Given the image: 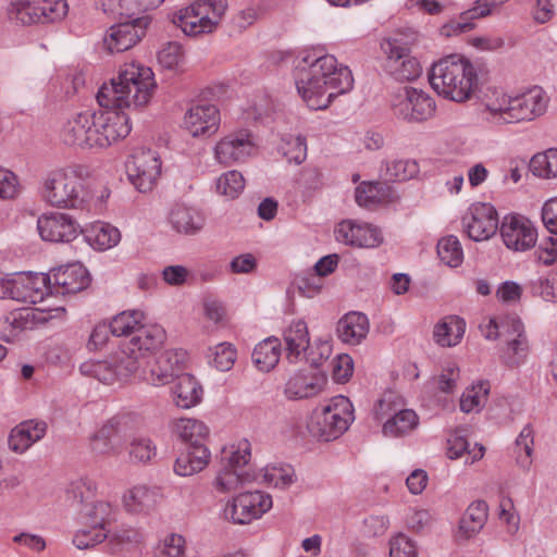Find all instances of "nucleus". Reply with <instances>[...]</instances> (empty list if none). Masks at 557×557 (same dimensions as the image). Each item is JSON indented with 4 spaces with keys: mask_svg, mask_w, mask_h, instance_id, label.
Returning a JSON list of instances; mask_svg holds the SVG:
<instances>
[{
    "mask_svg": "<svg viewBox=\"0 0 557 557\" xmlns=\"http://www.w3.org/2000/svg\"><path fill=\"white\" fill-rule=\"evenodd\" d=\"M210 361L218 370L228 371L235 363L236 349L228 343H221L216 345L210 355Z\"/></svg>",
    "mask_w": 557,
    "mask_h": 557,
    "instance_id": "obj_59",
    "label": "nucleus"
},
{
    "mask_svg": "<svg viewBox=\"0 0 557 557\" xmlns=\"http://www.w3.org/2000/svg\"><path fill=\"white\" fill-rule=\"evenodd\" d=\"M392 107L396 116L408 122H423L431 119L436 109L434 99L414 87L399 88L393 96Z\"/></svg>",
    "mask_w": 557,
    "mask_h": 557,
    "instance_id": "obj_9",
    "label": "nucleus"
},
{
    "mask_svg": "<svg viewBox=\"0 0 557 557\" xmlns=\"http://www.w3.org/2000/svg\"><path fill=\"white\" fill-rule=\"evenodd\" d=\"M513 96L505 92H494L484 103L488 120L498 124L511 123V106Z\"/></svg>",
    "mask_w": 557,
    "mask_h": 557,
    "instance_id": "obj_44",
    "label": "nucleus"
},
{
    "mask_svg": "<svg viewBox=\"0 0 557 557\" xmlns=\"http://www.w3.org/2000/svg\"><path fill=\"white\" fill-rule=\"evenodd\" d=\"M295 83L299 95L314 110L326 109L334 98L354 87L352 73L339 64L332 54L307 55L295 69Z\"/></svg>",
    "mask_w": 557,
    "mask_h": 557,
    "instance_id": "obj_1",
    "label": "nucleus"
},
{
    "mask_svg": "<svg viewBox=\"0 0 557 557\" xmlns=\"http://www.w3.org/2000/svg\"><path fill=\"white\" fill-rule=\"evenodd\" d=\"M88 244L98 250H107L120 242V231L111 224L97 222L85 235Z\"/></svg>",
    "mask_w": 557,
    "mask_h": 557,
    "instance_id": "obj_39",
    "label": "nucleus"
},
{
    "mask_svg": "<svg viewBox=\"0 0 557 557\" xmlns=\"http://www.w3.org/2000/svg\"><path fill=\"white\" fill-rule=\"evenodd\" d=\"M49 281V295H72L88 287L90 277L81 264H69L52 271Z\"/></svg>",
    "mask_w": 557,
    "mask_h": 557,
    "instance_id": "obj_22",
    "label": "nucleus"
},
{
    "mask_svg": "<svg viewBox=\"0 0 557 557\" xmlns=\"http://www.w3.org/2000/svg\"><path fill=\"white\" fill-rule=\"evenodd\" d=\"M38 23L61 21L67 14L66 0H36Z\"/></svg>",
    "mask_w": 557,
    "mask_h": 557,
    "instance_id": "obj_54",
    "label": "nucleus"
},
{
    "mask_svg": "<svg viewBox=\"0 0 557 557\" xmlns=\"http://www.w3.org/2000/svg\"><path fill=\"white\" fill-rule=\"evenodd\" d=\"M509 0H475L472 7L463 12L465 17L483 18L496 13Z\"/></svg>",
    "mask_w": 557,
    "mask_h": 557,
    "instance_id": "obj_61",
    "label": "nucleus"
},
{
    "mask_svg": "<svg viewBox=\"0 0 557 557\" xmlns=\"http://www.w3.org/2000/svg\"><path fill=\"white\" fill-rule=\"evenodd\" d=\"M47 432V423L39 420L23 421L13 428L9 435V447L17 454H23L33 444L40 441Z\"/></svg>",
    "mask_w": 557,
    "mask_h": 557,
    "instance_id": "obj_27",
    "label": "nucleus"
},
{
    "mask_svg": "<svg viewBox=\"0 0 557 557\" xmlns=\"http://www.w3.org/2000/svg\"><path fill=\"white\" fill-rule=\"evenodd\" d=\"M466 232L474 242L491 238L498 228V215L495 208L485 202H476L462 219Z\"/></svg>",
    "mask_w": 557,
    "mask_h": 557,
    "instance_id": "obj_20",
    "label": "nucleus"
},
{
    "mask_svg": "<svg viewBox=\"0 0 557 557\" xmlns=\"http://www.w3.org/2000/svg\"><path fill=\"white\" fill-rule=\"evenodd\" d=\"M447 445V455L450 459H457L466 455V462L470 463L480 460L485 453V447L478 443H475L474 446L470 448L468 440L458 433L449 436Z\"/></svg>",
    "mask_w": 557,
    "mask_h": 557,
    "instance_id": "obj_43",
    "label": "nucleus"
},
{
    "mask_svg": "<svg viewBox=\"0 0 557 557\" xmlns=\"http://www.w3.org/2000/svg\"><path fill=\"white\" fill-rule=\"evenodd\" d=\"M352 405L345 396H337L320 410H315L308 424L312 436L323 442L339 437L354 420Z\"/></svg>",
    "mask_w": 557,
    "mask_h": 557,
    "instance_id": "obj_5",
    "label": "nucleus"
},
{
    "mask_svg": "<svg viewBox=\"0 0 557 557\" xmlns=\"http://www.w3.org/2000/svg\"><path fill=\"white\" fill-rule=\"evenodd\" d=\"M250 460V444L244 440L237 446H231L223 450L222 461L224 466L242 470Z\"/></svg>",
    "mask_w": 557,
    "mask_h": 557,
    "instance_id": "obj_58",
    "label": "nucleus"
},
{
    "mask_svg": "<svg viewBox=\"0 0 557 557\" xmlns=\"http://www.w3.org/2000/svg\"><path fill=\"white\" fill-rule=\"evenodd\" d=\"M226 10V0H197L177 11L173 23L188 36L211 33L220 24Z\"/></svg>",
    "mask_w": 557,
    "mask_h": 557,
    "instance_id": "obj_6",
    "label": "nucleus"
},
{
    "mask_svg": "<svg viewBox=\"0 0 557 557\" xmlns=\"http://www.w3.org/2000/svg\"><path fill=\"white\" fill-rule=\"evenodd\" d=\"M355 198L360 207L373 209L379 205L396 201L398 199V196L394 188L387 183L362 182L356 188Z\"/></svg>",
    "mask_w": 557,
    "mask_h": 557,
    "instance_id": "obj_30",
    "label": "nucleus"
},
{
    "mask_svg": "<svg viewBox=\"0 0 557 557\" xmlns=\"http://www.w3.org/2000/svg\"><path fill=\"white\" fill-rule=\"evenodd\" d=\"M488 383L480 382L471 388H467L460 398V409L466 413L479 411L485 404L488 394Z\"/></svg>",
    "mask_w": 557,
    "mask_h": 557,
    "instance_id": "obj_53",
    "label": "nucleus"
},
{
    "mask_svg": "<svg viewBox=\"0 0 557 557\" xmlns=\"http://www.w3.org/2000/svg\"><path fill=\"white\" fill-rule=\"evenodd\" d=\"M256 152V136L248 128L230 132L214 147L215 160L225 166L244 163Z\"/></svg>",
    "mask_w": 557,
    "mask_h": 557,
    "instance_id": "obj_10",
    "label": "nucleus"
},
{
    "mask_svg": "<svg viewBox=\"0 0 557 557\" xmlns=\"http://www.w3.org/2000/svg\"><path fill=\"white\" fill-rule=\"evenodd\" d=\"M530 170L535 176L542 178L557 177V148L533 156Z\"/></svg>",
    "mask_w": 557,
    "mask_h": 557,
    "instance_id": "obj_49",
    "label": "nucleus"
},
{
    "mask_svg": "<svg viewBox=\"0 0 557 557\" xmlns=\"http://www.w3.org/2000/svg\"><path fill=\"white\" fill-rule=\"evenodd\" d=\"M186 352L182 349H168L159 354L153 363L149 361L137 371L139 377L148 383L159 386L170 383L178 371L183 369Z\"/></svg>",
    "mask_w": 557,
    "mask_h": 557,
    "instance_id": "obj_16",
    "label": "nucleus"
},
{
    "mask_svg": "<svg viewBox=\"0 0 557 557\" xmlns=\"http://www.w3.org/2000/svg\"><path fill=\"white\" fill-rule=\"evenodd\" d=\"M263 482L276 488H287L295 481L294 469L290 466H268L263 469Z\"/></svg>",
    "mask_w": 557,
    "mask_h": 557,
    "instance_id": "obj_55",
    "label": "nucleus"
},
{
    "mask_svg": "<svg viewBox=\"0 0 557 557\" xmlns=\"http://www.w3.org/2000/svg\"><path fill=\"white\" fill-rule=\"evenodd\" d=\"M10 21L21 25L38 23L36 0H14L7 9Z\"/></svg>",
    "mask_w": 557,
    "mask_h": 557,
    "instance_id": "obj_47",
    "label": "nucleus"
},
{
    "mask_svg": "<svg viewBox=\"0 0 557 557\" xmlns=\"http://www.w3.org/2000/svg\"><path fill=\"white\" fill-rule=\"evenodd\" d=\"M429 81L440 96L463 102L470 99L478 87V73L468 59L451 54L432 65Z\"/></svg>",
    "mask_w": 557,
    "mask_h": 557,
    "instance_id": "obj_3",
    "label": "nucleus"
},
{
    "mask_svg": "<svg viewBox=\"0 0 557 557\" xmlns=\"http://www.w3.org/2000/svg\"><path fill=\"white\" fill-rule=\"evenodd\" d=\"M103 149L124 139L131 133L128 116L120 109H104Z\"/></svg>",
    "mask_w": 557,
    "mask_h": 557,
    "instance_id": "obj_34",
    "label": "nucleus"
},
{
    "mask_svg": "<svg viewBox=\"0 0 557 557\" xmlns=\"http://www.w3.org/2000/svg\"><path fill=\"white\" fill-rule=\"evenodd\" d=\"M108 536V531L82 524L74 534L72 542L78 549H90L102 543Z\"/></svg>",
    "mask_w": 557,
    "mask_h": 557,
    "instance_id": "obj_56",
    "label": "nucleus"
},
{
    "mask_svg": "<svg viewBox=\"0 0 557 557\" xmlns=\"http://www.w3.org/2000/svg\"><path fill=\"white\" fill-rule=\"evenodd\" d=\"M185 540L182 535L171 534L156 549V557H182Z\"/></svg>",
    "mask_w": 557,
    "mask_h": 557,
    "instance_id": "obj_64",
    "label": "nucleus"
},
{
    "mask_svg": "<svg viewBox=\"0 0 557 557\" xmlns=\"http://www.w3.org/2000/svg\"><path fill=\"white\" fill-rule=\"evenodd\" d=\"M82 374L97 379L104 384H113L116 381H124L136 374L138 371L137 361L133 356L116 352L106 360H89L79 367Z\"/></svg>",
    "mask_w": 557,
    "mask_h": 557,
    "instance_id": "obj_12",
    "label": "nucleus"
},
{
    "mask_svg": "<svg viewBox=\"0 0 557 557\" xmlns=\"http://www.w3.org/2000/svg\"><path fill=\"white\" fill-rule=\"evenodd\" d=\"M159 63L170 70L178 67L184 61V50L178 42L166 44L158 53Z\"/></svg>",
    "mask_w": 557,
    "mask_h": 557,
    "instance_id": "obj_60",
    "label": "nucleus"
},
{
    "mask_svg": "<svg viewBox=\"0 0 557 557\" xmlns=\"http://www.w3.org/2000/svg\"><path fill=\"white\" fill-rule=\"evenodd\" d=\"M326 379L321 373L297 372L289 377L284 394L288 399H304L318 395Z\"/></svg>",
    "mask_w": 557,
    "mask_h": 557,
    "instance_id": "obj_29",
    "label": "nucleus"
},
{
    "mask_svg": "<svg viewBox=\"0 0 557 557\" xmlns=\"http://www.w3.org/2000/svg\"><path fill=\"white\" fill-rule=\"evenodd\" d=\"M281 343L276 337H268L260 342L252 351V361L258 370L270 372L278 363Z\"/></svg>",
    "mask_w": 557,
    "mask_h": 557,
    "instance_id": "obj_38",
    "label": "nucleus"
},
{
    "mask_svg": "<svg viewBox=\"0 0 557 557\" xmlns=\"http://www.w3.org/2000/svg\"><path fill=\"white\" fill-rule=\"evenodd\" d=\"M95 491V483L88 479H81L72 485L74 498L82 505L79 510L81 524L107 531L106 527L113 513V507L110 503L103 500L92 502Z\"/></svg>",
    "mask_w": 557,
    "mask_h": 557,
    "instance_id": "obj_8",
    "label": "nucleus"
},
{
    "mask_svg": "<svg viewBox=\"0 0 557 557\" xmlns=\"http://www.w3.org/2000/svg\"><path fill=\"white\" fill-rule=\"evenodd\" d=\"M144 313L138 310L123 311L116 314L109 323L111 333L114 336H127L137 333L143 325Z\"/></svg>",
    "mask_w": 557,
    "mask_h": 557,
    "instance_id": "obj_46",
    "label": "nucleus"
},
{
    "mask_svg": "<svg viewBox=\"0 0 557 557\" xmlns=\"http://www.w3.org/2000/svg\"><path fill=\"white\" fill-rule=\"evenodd\" d=\"M169 221L177 233L185 235L198 234L206 224V218L198 209L183 203L173 206Z\"/></svg>",
    "mask_w": 557,
    "mask_h": 557,
    "instance_id": "obj_31",
    "label": "nucleus"
},
{
    "mask_svg": "<svg viewBox=\"0 0 557 557\" xmlns=\"http://www.w3.org/2000/svg\"><path fill=\"white\" fill-rule=\"evenodd\" d=\"M251 480L252 476L249 473L224 466L223 470L215 478V487L220 492L227 493L235 491Z\"/></svg>",
    "mask_w": 557,
    "mask_h": 557,
    "instance_id": "obj_52",
    "label": "nucleus"
},
{
    "mask_svg": "<svg viewBox=\"0 0 557 557\" xmlns=\"http://www.w3.org/2000/svg\"><path fill=\"white\" fill-rule=\"evenodd\" d=\"M150 22L148 15H143L112 25L103 38L104 48L110 53L123 52L133 48L146 36Z\"/></svg>",
    "mask_w": 557,
    "mask_h": 557,
    "instance_id": "obj_14",
    "label": "nucleus"
},
{
    "mask_svg": "<svg viewBox=\"0 0 557 557\" xmlns=\"http://www.w3.org/2000/svg\"><path fill=\"white\" fill-rule=\"evenodd\" d=\"M437 255L440 259L450 268H457L463 261L461 244L454 235H447L438 240Z\"/></svg>",
    "mask_w": 557,
    "mask_h": 557,
    "instance_id": "obj_48",
    "label": "nucleus"
},
{
    "mask_svg": "<svg viewBox=\"0 0 557 557\" xmlns=\"http://www.w3.org/2000/svg\"><path fill=\"white\" fill-rule=\"evenodd\" d=\"M287 359L290 362L298 361L309 349L310 338L308 327L305 321L293 322L284 332Z\"/></svg>",
    "mask_w": 557,
    "mask_h": 557,
    "instance_id": "obj_33",
    "label": "nucleus"
},
{
    "mask_svg": "<svg viewBox=\"0 0 557 557\" xmlns=\"http://www.w3.org/2000/svg\"><path fill=\"white\" fill-rule=\"evenodd\" d=\"M389 557H418L414 543L404 534L392 537L389 541Z\"/></svg>",
    "mask_w": 557,
    "mask_h": 557,
    "instance_id": "obj_63",
    "label": "nucleus"
},
{
    "mask_svg": "<svg viewBox=\"0 0 557 557\" xmlns=\"http://www.w3.org/2000/svg\"><path fill=\"white\" fill-rule=\"evenodd\" d=\"M418 416L413 410L400 409L388 418L383 424L386 436L397 437L413 430L418 425Z\"/></svg>",
    "mask_w": 557,
    "mask_h": 557,
    "instance_id": "obj_42",
    "label": "nucleus"
},
{
    "mask_svg": "<svg viewBox=\"0 0 557 557\" xmlns=\"http://www.w3.org/2000/svg\"><path fill=\"white\" fill-rule=\"evenodd\" d=\"M164 0H99L106 13L133 16L157 9Z\"/></svg>",
    "mask_w": 557,
    "mask_h": 557,
    "instance_id": "obj_37",
    "label": "nucleus"
},
{
    "mask_svg": "<svg viewBox=\"0 0 557 557\" xmlns=\"http://www.w3.org/2000/svg\"><path fill=\"white\" fill-rule=\"evenodd\" d=\"M37 230L42 240L51 243H70L82 233L76 219L62 212L40 215L37 220Z\"/></svg>",
    "mask_w": 557,
    "mask_h": 557,
    "instance_id": "obj_17",
    "label": "nucleus"
},
{
    "mask_svg": "<svg viewBox=\"0 0 557 557\" xmlns=\"http://www.w3.org/2000/svg\"><path fill=\"white\" fill-rule=\"evenodd\" d=\"M500 235L506 247L513 251H525L535 246L537 233L531 221L523 215H506L500 225Z\"/></svg>",
    "mask_w": 557,
    "mask_h": 557,
    "instance_id": "obj_18",
    "label": "nucleus"
},
{
    "mask_svg": "<svg viewBox=\"0 0 557 557\" xmlns=\"http://www.w3.org/2000/svg\"><path fill=\"white\" fill-rule=\"evenodd\" d=\"M465 333V325L461 321L451 320L435 325L433 337L443 347L457 345Z\"/></svg>",
    "mask_w": 557,
    "mask_h": 557,
    "instance_id": "obj_51",
    "label": "nucleus"
},
{
    "mask_svg": "<svg viewBox=\"0 0 557 557\" xmlns=\"http://www.w3.org/2000/svg\"><path fill=\"white\" fill-rule=\"evenodd\" d=\"M156 87L150 67L136 62L125 63L117 76L98 90L97 101L103 108H143L149 103Z\"/></svg>",
    "mask_w": 557,
    "mask_h": 557,
    "instance_id": "obj_2",
    "label": "nucleus"
},
{
    "mask_svg": "<svg viewBox=\"0 0 557 557\" xmlns=\"http://www.w3.org/2000/svg\"><path fill=\"white\" fill-rule=\"evenodd\" d=\"M50 275L21 272L0 278V299L38 304L49 295Z\"/></svg>",
    "mask_w": 557,
    "mask_h": 557,
    "instance_id": "obj_7",
    "label": "nucleus"
},
{
    "mask_svg": "<svg viewBox=\"0 0 557 557\" xmlns=\"http://www.w3.org/2000/svg\"><path fill=\"white\" fill-rule=\"evenodd\" d=\"M548 97L545 91L534 86L512 98L511 123L533 121L546 112Z\"/></svg>",
    "mask_w": 557,
    "mask_h": 557,
    "instance_id": "obj_23",
    "label": "nucleus"
},
{
    "mask_svg": "<svg viewBox=\"0 0 557 557\" xmlns=\"http://www.w3.org/2000/svg\"><path fill=\"white\" fill-rule=\"evenodd\" d=\"M129 182L139 193L150 191L161 173V161L157 152L140 149L134 152L125 164Z\"/></svg>",
    "mask_w": 557,
    "mask_h": 557,
    "instance_id": "obj_13",
    "label": "nucleus"
},
{
    "mask_svg": "<svg viewBox=\"0 0 557 557\" xmlns=\"http://www.w3.org/2000/svg\"><path fill=\"white\" fill-rule=\"evenodd\" d=\"M40 193L47 203L61 209H84L89 200L82 178L71 168L48 172L42 178Z\"/></svg>",
    "mask_w": 557,
    "mask_h": 557,
    "instance_id": "obj_4",
    "label": "nucleus"
},
{
    "mask_svg": "<svg viewBox=\"0 0 557 557\" xmlns=\"http://www.w3.org/2000/svg\"><path fill=\"white\" fill-rule=\"evenodd\" d=\"M380 171L385 181L401 182L414 177L419 173V165L414 160L393 159L387 160Z\"/></svg>",
    "mask_w": 557,
    "mask_h": 557,
    "instance_id": "obj_41",
    "label": "nucleus"
},
{
    "mask_svg": "<svg viewBox=\"0 0 557 557\" xmlns=\"http://www.w3.org/2000/svg\"><path fill=\"white\" fill-rule=\"evenodd\" d=\"M335 233L338 242L360 248H376L383 243L381 230L368 223L346 220L338 224Z\"/></svg>",
    "mask_w": 557,
    "mask_h": 557,
    "instance_id": "obj_21",
    "label": "nucleus"
},
{
    "mask_svg": "<svg viewBox=\"0 0 557 557\" xmlns=\"http://www.w3.org/2000/svg\"><path fill=\"white\" fill-rule=\"evenodd\" d=\"M175 432L185 445H205L203 441L209 435L208 426L196 419L182 418L175 422Z\"/></svg>",
    "mask_w": 557,
    "mask_h": 557,
    "instance_id": "obj_40",
    "label": "nucleus"
},
{
    "mask_svg": "<svg viewBox=\"0 0 557 557\" xmlns=\"http://www.w3.org/2000/svg\"><path fill=\"white\" fill-rule=\"evenodd\" d=\"M488 506L484 500L471 503L459 523V534L470 539L479 533L487 521Z\"/></svg>",
    "mask_w": 557,
    "mask_h": 557,
    "instance_id": "obj_36",
    "label": "nucleus"
},
{
    "mask_svg": "<svg viewBox=\"0 0 557 557\" xmlns=\"http://www.w3.org/2000/svg\"><path fill=\"white\" fill-rule=\"evenodd\" d=\"M272 507L270 495L259 491L240 493L224 509L226 519L237 524H247L260 518Z\"/></svg>",
    "mask_w": 557,
    "mask_h": 557,
    "instance_id": "obj_15",
    "label": "nucleus"
},
{
    "mask_svg": "<svg viewBox=\"0 0 557 557\" xmlns=\"http://www.w3.org/2000/svg\"><path fill=\"white\" fill-rule=\"evenodd\" d=\"M517 462L520 467L528 469L531 465V457L533 454V430L528 424L518 435L516 443Z\"/></svg>",
    "mask_w": 557,
    "mask_h": 557,
    "instance_id": "obj_57",
    "label": "nucleus"
},
{
    "mask_svg": "<svg viewBox=\"0 0 557 557\" xmlns=\"http://www.w3.org/2000/svg\"><path fill=\"white\" fill-rule=\"evenodd\" d=\"M172 395L177 407L189 409L200 403L202 388L193 375L185 373L177 376Z\"/></svg>",
    "mask_w": 557,
    "mask_h": 557,
    "instance_id": "obj_35",
    "label": "nucleus"
},
{
    "mask_svg": "<svg viewBox=\"0 0 557 557\" xmlns=\"http://www.w3.org/2000/svg\"><path fill=\"white\" fill-rule=\"evenodd\" d=\"M210 459V451L206 445L189 446L176 458L174 471L181 476L193 475L206 468Z\"/></svg>",
    "mask_w": 557,
    "mask_h": 557,
    "instance_id": "obj_32",
    "label": "nucleus"
},
{
    "mask_svg": "<svg viewBox=\"0 0 557 557\" xmlns=\"http://www.w3.org/2000/svg\"><path fill=\"white\" fill-rule=\"evenodd\" d=\"M381 49L386 55L385 72L398 82H411L420 77L422 66L410 54L409 48L398 39H384Z\"/></svg>",
    "mask_w": 557,
    "mask_h": 557,
    "instance_id": "obj_11",
    "label": "nucleus"
},
{
    "mask_svg": "<svg viewBox=\"0 0 557 557\" xmlns=\"http://www.w3.org/2000/svg\"><path fill=\"white\" fill-rule=\"evenodd\" d=\"M166 333L161 325H141L138 332L131 338L128 344L122 349L127 356H133L137 361L138 371L146 363L150 355H154L164 344Z\"/></svg>",
    "mask_w": 557,
    "mask_h": 557,
    "instance_id": "obj_19",
    "label": "nucleus"
},
{
    "mask_svg": "<svg viewBox=\"0 0 557 557\" xmlns=\"http://www.w3.org/2000/svg\"><path fill=\"white\" fill-rule=\"evenodd\" d=\"M220 124V112L210 103L191 106L184 116V125L190 135L210 136L214 134Z\"/></svg>",
    "mask_w": 557,
    "mask_h": 557,
    "instance_id": "obj_24",
    "label": "nucleus"
},
{
    "mask_svg": "<svg viewBox=\"0 0 557 557\" xmlns=\"http://www.w3.org/2000/svg\"><path fill=\"white\" fill-rule=\"evenodd\" d=\"M158 499V492L145 485H138L129 490L124 496L125 507L128 511L140 512L152 508Z\"/></svg>",
    "mask_w": 557,
    "mask_h": 557,
    "instance_id": "obj_45",
    "label": "nucleus"
},
{
    "mask_svg": "<svg viewBox=\"0 0 557 557\" xmlns=\"http://www.w3.org/2000/svg\"><path fill=\"white\" fill-rule=\"evenodd\" d=\"M354 372V360L347 354L336 356L332 360V374L337 383L347 382Z\"/></svg>",
    "mask_w": 557,
    "mask_h": 557,
    "instance_id": "obj_62",
    "label": "nucleus"
},
{
    "mask_svg": "<svg viewBox=\"0 0 557 557\" xmlns=\"http://www.w3.org/2000/svg\"><path fill=\"white\" fill-rule=\"evenodd\" d=\"M507 325L512 338L507 341L502 359L507 366L517 367L524 362L529 354V342L524 334V325L519 318H507Z\"/></svg>",
    "mask_w": 557,
    "mask_h": 557,
    "instance_id": "obj_26",
    "label": "nucleus"
},
{
    "mask_svg": "<svg viewBox=\"0 0 557 557\" xmlns=\"http://www.w3.org/2000/svg\"><path fill=\"white\" fill-rule=\"evenodd\" d=\"M215 188L219 195L235 199L245 188V178L239 171L230 170L218 177Z\"/></svg>",
    "mask_w": 557,
    "mask_h": 557,
    "instance_id": "obj_50",
    "label": "nucleus"
},
{
    "mask_svg": "<svg viewBox=\"0 0 557 557\" xmlns=\"http://www.w3.org/2000/svg\"><path fill=\"white\" fill-rule=\"evenodd\" d=\"M92 110L71 114L60 128V139L67 146L87 149L88 133L94 126Z\"/></svg>",
    "mask_w": 557,
    "mask_h": 557,
    "instance_id": "obj_25",
    "label": "nucleus"
},
{
    "mask_svg": "<svg viewBox=\"0 0 557 557\" xmlns=\"http://www.w3.org/2000/svg\"><path fill=\"white\" fill-rule=\"evenodd\" d=\"M370 330L368 317L358 311L343 315L336 325L337 337L345 344L356 346L366 339Z\"/></svg>",
    "mask_w": 557,
    "mask_h": 557,
    "instance_id": "obj_28",
    "label": "nucleus"
}]
</instances>
